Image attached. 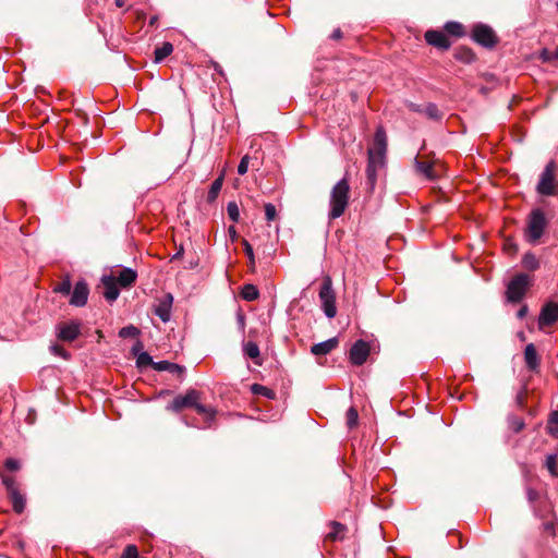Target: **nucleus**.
Masks as SVG:
<instances>
[{
	"mask_svg": "<svg viewBox=\"0 0 558 558\" xmlns=\"http://www.w3.org/2000/svg\"><path fill=\"white\" fill-rule=\"evenodd\" d=\"M193 408L196 410V412L199 415L204 416V420L207 423H209L214 420L216 411L213 408L206 407V405L199 403L198 401H196V404H193Z\"/></svg>",
	"mask_w": 558,
	"mask_h": 558,
	"instance_id": "nucleus-26",
	"label": "nucleus"
},
{
	"mask_svg": "<svg viewBox=\"0 0 558 558\" xmlns=\"http://www.w3.org/2000/svg\"><path fill=\"white\" fill-rule=\"evenodd\" d=\"M89 289L85 280H78L71 293L70 304L73 306H84L87 303Z\"/></svg>",
	"mask_w": 558,
	"mask_h": 558,
	"instance_id": "nucleus-12",
	"label": "nucleus"
},
{
	"mask_svg": "<svg viewBox=\"0 0 558 558\" xmlns=\"http://www.w3.org/2000/svg\"><path fill=\"white\" fill-rule=\"evenodd\" d=\"M50 351L52 354L60 356L64 360H69L71 356L70 353L63 347H61L59 344H52L50 347Z\"/></svg>",
	"mask_w": 558,
	"mask_h": 558,
	"instance_id": "nucleus-42",
	"label": "nucleus"
},
{
	"mask_svg": "<svg viewBox=\"0 0 558 558\" xmlns=\"http://www.w3.org/2000/svg\"><path fill=\"white\" fill-rule=\"evenodd\" d=\"M251 390L254 395L264 396L268 399H275V392L266 386L254 384L252 385Z\"/></svg>",
	"mask_w": 558,
	"mask_h": 558,
	"instance_id": "nucleus-32",
	"label": "nucleus"
},
{
	"mask_svg": "<svg viewBox=\"0 0 558 558\" xmlns=\"http://www.w3.org/2000/svg\"><path fill=\"white\" fill-rule=\"evenodd\" d=\"M548 221L541 208L533 209L526 219V228L524 230V239L530 244H537L543 236Z\"/></svg>",
	"mask_w": 558,
	"mask_h": 558,
	"instance_id": "nucleus-2",
	"label": "nucleus"
},
{
	"mask_svg": "<svg viewBox=\"0 0 558 558\" xmlns=\"http://www.w3.org/2000/svg\"><path fill=\"white\" fill-rule=\"evenodd\" d=\"M424 114L428 119L434 120V121H439L444 117L442 112L433 102H428V104L424 105Z\"/></svg>",
	"mask_w": 558,
	"mask_h": 558,
	"instance_id": "nucleus-30",
	"label": "nucleus"
},
{
	"mask_svg": "<svg viewBox=\"0 0 558 558\" xmlns=\"http://www.w3.org/2000/svg\"><path fill=\"white\" fill-rule=\"evenodd\" d=\"M21 469V463L17 459H14V458H8L5 461H4V465H3V470L0 471L1 472H15V471H19Z\"/></svg>",
	"mask_w": 558,
	"mask_h": 558,
	"instance_id": "nucleus-36",
	"label": "nucleus"
},
{
	"mask_svg": "<svg viewBox=\"0 0 558 558\" xmlns=\"http://www.w3.org/2000/svg\"><path fill=\"white\" fill-rule=\"evenodd\" d=\"M121 558H138V549L135 545H128L123 553Z\"/></svg>",
	"mask_w": 558,
	"mask_h": 558,
	"instance_id": "nucleus-45",
	"label": "nucleus"
},
{
	"mask_svg": "<svg viewBox=\"0 0 558 558\" xmlns=\"http://www.w3.org/2000/svg\"><path fill=\"white\" fill-rule=\"evenodd\" d=\"M199 398L201 393L195 389H191L184 396H177L173 401L167 405V410L180 412L184 408H193V404H196Z\"/></svg>",
	"mask_w": 558,
	"mask_h": 558,
	"instance_id": "nucleus-8",
	"label": "nucleus"
},
{
	"mask_svg": "<svg viewBox=\"0 0 558 558\" xmlns=\"http://www.w3.org/2000/svg\"><path fill=\"white\" fill-rule=\"evenodd\" d=\"M182 255V248L173 256V258H177Z\"/></svg>",
	"mask_w": 558,
	"mask_h": 558,
	"instance_id": "nucleus-56",
	"label": "nucleus"
},
{
	"mask_svg": "<svg viewBox=\"0 0 558 558\" xmlns=\"http://www.w3.org/2000/svg\"><path fill=\"white\" fill-rule=\"evenodd\" d=\"M319 300L323 311L328 318H333L337 314L336 295L332 289V282L329 277H326L319 289Z\"/></svg>",
	"mask_w": 558,
	"mask_h": 558,
	"instance_id": "nucleus-6",
	"label": "nucleus"
},
{
	"mask_svg": "<svg viewBox=\"0 0 558 558\" xmlns=\"http://www.w3.org/2000/svg\"><path fill=\"white\" fill-rule=\"evenodd\" d=\"M385 165L384 160H378L373 156H368L367 167H366V179L367 184L373 189L376 180H377V171L383 168Z\"/></svg>",
	"mask_w": 558,
	"mask_h": 558,
	"instance_id": "nucleus-16",
	"label": "nucleus"
},
{
	"mask_svg": "<svg viewBox=\"0 0 558 558\" xmlns=\"http://www.w3.org/2000/svg\"><path fill=\"white\" fill-rule=\"evenodd\" d=\"M71 289H72V283L70 281L69 278H65L64 280H62L56 288H54V292H58V293H61V294H64V295H68L71 293Z\"/></svg>",
	"mask_w": 558,
	"mask_h": 558,
	"instance_id": "nucleus-39",
	"label": "nucleus"
},
{
	"mask_svg": "<svg viewBox=\"0 0 558 558\" xmlns=\"http://www.w3.org/2000/svg\"><path fill=\"white\" fill-rule=\"evenodd\" d=\"M527 495H529V499L532 500L534 492L532 489H529Z\"/></svg>",
	"mask_w": 558,
	"mask_h": 558,
	"instance_id": "nucleus-55",
	"label": "nucleus"
},
{
	"mask_svg": "<svg viewBox=\"0 0 558 558\" xmlns=\"http://www.w3.org/2000/svg\"><path fill=\"white\" fill-rule=\"evenodd\" d=\"M241 296L245 301H255L259 296L258 289L251 283L244 284L241 290Z\"/></svg>",
	"mask_w": 558,
	"mask_h": 558,
	"instance_id": "nucleus-29",
	"label": "nucleus"
},
{
	"mask_svg": "<svg viewBox=\"0 0 558 558\" xmlns=\"http://www.w3.org/2000/svg\"><path fill=\"white\" fill-rule=\"evenodd\" d=\"M445 31L452 36L462 37L464 35L463 25L459 22H447L444 26Z\"/></svg>",
	"mask_w": 558,
	"mask_h": 558,
	"instance_id": "nucleus-31",
	"label": "nucleus"
},
{
	"mask_svg": "<svg viewBox=\"0 0 558 558\" xmlns=\"http://www.w3.org/2000/svg\"><path fill=\"white\" fill-rule=\"evenodd\" d=\"M0 477L7 489L8 497L12 502L13 510L19 514L22 513L25 509L26 500L25 496L20 490V485L15 477L4 472L0 473Z\"/></svg>",
	"mask_w": 558,
	"mask_h": 558,
	"instance_id": "nucleus-4",
	"label": "nucleus"
},
{
	"mask_svg": "<svg viewBox=\"0 0 558 558\" xmlns=\"http://www.w3.org/2000/svg\"><path fill=\"white\" fill-rule=\"evenodd\" d=\"M154 361L153 357L147 352H142L138 354L136 364L138 367H145L148 365H151L154 367Z\"/></svg>",
	"mask_w": 558,
	"mask_h": 558,
	"instance_id": "nucleus-38",
	"label": "nucleus"
},
{
	"mask_svg": "<svg viewBox=\"0 0 558 558\" xmlns=\"http://www.w3.org/2000/svg\"><path fill=\"white\" fill-rule=\"evenodd\" d=\"M228 233L232 242L238 240V232L234 226L228 228Z\"/></svg>",
	"mask_w": 558,
	"mask_h": 558,
	"instance_id": "nucleus-49",
	"label": "nucleus"
},
{
	"mask_svg": "<svg viewBox=\"0 0 558 558\" xmlns=\"http://www.w3.org/2000/svg\"><path fill=\"white\" fill-rule=\"evenodd\" d=\"M242 244H243V246H244V252H245V254H246V256H247V258H248L250 263H251L252 265H254V263H255V258H254V252H253V247H252V245H251V244L248 243V241H246V240H243Z\"/></svg>",
	"mask_w": 558,
	"mask_h": 558,
	"instance_id": "nucleus-47",
	"label": "nucleus"
},
{
	"mask_svg": "<svg viewBox=\"0 0 558 558\" xmlns=\"http://www.w3.org/2000/svg\"><path fill=\"white\" fill-rule=\"evenodd\" d=\"M471 37L476 44L485 48H493L498 43V37L494 29L483 23H477L473 26Z\"/></svg>",
	"mask_w": 558,
	"mask_h": 558,
	"instance_id": "nucleus-7",
	"label": "nucleus"
},
{
	"mask_svg": "<svg viewBox=\"0 0 558 558\" xmlns=\"http://www.w3.org/2000/svg\"><path fill=\"white\" fill-rule=\"evenodd\" d=\"M138 333H140V330L135 326H133V325L123 327L119 331V336L121 338H132V337L137 336Z\"/></svg>",
	"mask_w": 558,
	"mask_h": 558,
	"instance_id": "nucleus-41",
	"label": "nucleus"
},
{
	"mask_svg": "<svg viewBox=\"0 0 558 558\" xmlns=\"http://www.w3.org/2000/svg\"><path fill=\"white\" fill-rule=\"evenodd\" d=\"M408 108H409L410 111L424 114V105L409 102L408 104Z\"/></svg>",
	"mask_w": 558,
	"mask_h": 558,
	"instance_id": "nucleus-48",
	"label": "nucleus"
},
{
	"mask_svg": "<svg viewBox=\"0 0 558 558\" xmlns=\"http://www.w3.org/2000/svg\"><path fill=\"white\" fill-rule=\"evenodd\" d=\"M558 322V304L549 302L545 304L538 317L539 327L550 326Z\"/></svg>",
	"mask_w": 558,
	"mask_h": 558,
	"instance_id": "nucleus-13",
	"label": "nucleus"
},
{
	"mask_svg": "<svg viewBox=\"0 0 558 558\" xmlns=\"http://www.w3.org/2000/svg\"><path fill=\"white\" fill-rule=\"evenodd\" d=\"M244 353L252 360L259 357V348L255 342L248 341L244 344Z\"/></svg>",
	"mask_w": 558,
	"mask_h": 558,
	"instance_id": "nucleus-34",
	"label": "nucleus"
},
{
	"mask_svg": "<svg viewBox=\"0 0 558 558\" xmlns=\"http://www.w3.org/2000/svg\"><path fill=\"white\" fill-rule=\"evenodd\" d=\"M548 433L558 437V412H551L548 421Z\"/></svg>",
	"mask_w": 558,
	"mask_h": 558,
	"instance_id": "nucleus-35",
	"label": "nucleus"
},
{
	"mask_svg": "<svg viewBox=\"0 0 558 558\" xmlns=\"http://www.w3.org/2000/svg\"><path fill=\"white\" fill-rule=\"evenodd\" d=\"M524 361L526 364V367L532 371L536 372L539 368V356L537 354L536 348L533 343H529L524 349Z\"/></svg>",
	"mask_w": 558,
	"mask_h": 558,
	"instance_id": "nucleus-18",
	"label": "nucleus"
},
{
	"mask_svg": "<svg viewBox=\"0 0 558 558\" xmlns=\"http://www.w3.org/2000/svg\"><path fill=\"white\" fill-rule=\"evenodd\" d=\"M369 355V344L364 340H357L350 349V361L353 365H363Z\"/></svg>",
	"mask_w": 558,
	"mask_h": 558,
	"instance_id": "nucleus-10",
	"label": "nucleus"
},
{
	"mask_svg": "<svg viewBox=\"0 0 558 558\" xmlns=\"http://www.w3.org/2000/svg\"><path fill=\"white\" fill-rule=\"evenodd\" d=\"M350 185L344 177L336 183L330 193L329 218L337 219L343 215L349 204Z\"/></svg>",
	"mask_w": 558,
	"mask_h": 558,
	"instance_id": "nucleus-1",
	"label": "nucleus"
},
{
	"mask_svg": "<svg viewBox=\"0 0 558 558\" xmlns=\"http://www.w3.org/2000/svg\"><path fill=\"white\" fill-rule=\"evenodd\" d=\"M548 54H549V53H548V51L545 49V50L542 52V54H541V56H542V59H543L544 61H548V60H549V56H548Z\"/></svg>",
	"mask_w": 558,
	"mask_h": 558,
	"instance_id": "nucleus-52",
	"label": "nucleus"
},
{
	"mask_svg": "<svg viewBox=\"0 0 558 558\" xmlns=\"http://www.w3.org/2000/svg\"><path fill=\"white\" fill-rule=\"evenodd\" d=\"M227 213H228V216L229 218L233 221V222H238L239 219H240V209H239V206L235 202H229L228 205H227Z\"/></svg>",
	"mask_w": 558,
	"mask_h": 558,
	"instance_id": "nucleus-37",
	"label": "nucleus"
},
{
	"mask_svg": "<svg viewBox=\"0 0 558 558\" xmlns=\"http://www.w3.org/2000/svg\"><path fill=\"white\" fill-rule=\"evenodd\" d=\"M425 40L428 45L441 50L450 48L451 43L448 37L440 31L429 29L425 33Z\"/></svg>",
	"mask_w": 558,
	"mask_h": 558,
	"instance_id": "nucleus-15",
	"label": "nucleus"
},
{
	"mask_svg": "<svg viewBox=\"0 0 558 558\" xmlns=\"http://www.w3.org/2000/svg\"><path fill=\"white\" fill-rule=\"evenodd\" d=\"M387 136L383 126H378L374 135V146L368 149V156L385 161Z\"/></svg>",
	"mask_w": 558,
	"mask_h": 558,
	"instance_id": "nucleus-9",
	"label": "nucleus"
},
{
	"mask_svg": "<svg viewBox=\"0 0 558 558\" xmlns=\"http://www.w3.org/2000/svg\"><path fill=\"white\" fill-rule=\"evenodd\" d=\"M137 278V274L135 270H133L132 268H123L120 272H119V276L118 278L116 279V282L123 287V288H126V287H130L132 283L135 282Z\"/></svg>",
	"mask_w": 558,
	"mask_h": 558,
	"instance_id": "nucleus-21",
	"label": "nucleus"
},
{
	"mask_svg": "<svg viewBox=\"0 0 558 558\" xmlns=\"http://www.w3.org/2000/svg\"><path fill=\"white\" fill-rule=\"evenodd\" d=\"M338 339L330 338L326 341L315 343L311 348V353L314 355H327L338 347Z\"/></svg>",
	"mask_w": 558,
	"mask_h": 558,
	"instance_id": "nucleus-19",
	"label": "nucleus"
},
{
	"mask_svg": "<svg viewBox=\"0 0 558 558\" xmlns=\"http://www.w3.org/2000/svg\"><path fill=\"white\" fill-rule=\"evenodd\" d=\"M454 58L463 63L470 64L475 60V53L469 47H458L454 50Z\"/></svg>",
	"mask_w": 558,
	"mask_h": 558,
	"instance_id": "nucleus-23",
	"label": "nucleus"
},
{
	"mask_svg": "<svg viewBox=\"0 0 558 558\" xmlns=\"http://www.w3.org/2000/svg\"><path fill=\"white\" fill-rule=\"evenodd\" d=\"M248 162H250V157L246 155L244 157H242V159L240 160V163L238 166V173L243 175L247 172V169H248Z\"/></svg>",
	"mask_w": 558,
	"mask_h": 558,
	"instance_id": "nucleus-46",
	"label": "nucleus"
},
{
	"mask_svg": "<svg viewBox=\"0 0 558 558\" xmlns=\"http://www.w3.org/2000/svg\"><path fill=\"white\" fill-rule=\"evenodd\" d=\"M330 37H331L332 39H336V40H338V39L342 38V32H341V29H340V28L335 29V31L332 32V34H331V36H330Z\"/></svg>",
	"mask_w": 558,
	"mask_h": 558,
	"instance_id": "nucleus-51",
	"label": "nucleus"
},
{
	"mask_svg": "<svg viewBox=\"0 0 558 558\" xmlns=\"http://www.w3.org/2000/svg\"><path fill=\"white\" fill-rule=\"evenodd\" d=\"M522 266L527 270L534 271L539 267V260L535 254L527 252L522 257Z\"/></svg>",
	"mask_w": 558,
	"mask_h": 558,
	"instance_id": "nucleus-28",
	"label": "nucleus"
},
{
	"mask_svg": "<svg viewBox=\"0 0 558 558\" xmlns=\"http://www.w3.org/2000/svg\"><path fill=\"white\" fill-rule=\"evenodd\" d=\"M555 161H549L539 175L536 191L543 196H555L558 194V181L555 179Z\"/></svg>",
	"mask_w": 558,
	"mask_h": 558,
	"instance_id": "nucleus-3",
	"label": "nucleus"
},
{
	"mask_svg": "<svg viewBox=\"0 0 558 558\" xmlns=\"http://www.w3.org/2000/svg\"><path fill=\"white\" fill-rule=\"evenodd\" d=\"M125 3V0H116V5L122 8Z\"/></svg>",
	"mask_w": 558,
	"mask_h": 558,
	"instance_id": "nucleus-53",
	"label": "nucleus"
},
{
	"mask_svg": "<svg viewBox=\"0 0 558 558\" xmlns=\"http://www.w3.org/2000/svg\"><path fill=\"white\" fill-rule=\"evenodd\" d=\"M57 330V335L60 340L71 342L80 336L81 323L76 320L61 323L58 325Z\"/></svg>",
	"mask_w": 558,
	"mask_h": 558,
	"instance_id": "nucleus-11",
	"label": "nucleus"
},
{
	"mask_svg": "<svg viewBox=\"0 0 558 558\" xmlns=\"http://www.w3.org/2000/svg\"><path fill=\"white\" fill-rule=\"evenodd\" d=\"M154 369L158 372H169L172 374H177L178 376H182L185 372V368L179 364L171 363L169 361H159L154 363Z\"/></svg>",
	"mask_w": 558,
	"mask_h": 558,
	"instance_id": "nucleus-20",
	"label": "nucleus"
},
{
	"mask_svg": "<svg viewBox=\"0 0 558 558\" xmlns=\"http://www.w3.org/2000/svg\"><path fill=\"white\" fill-rule=\"evenodd\" d=\"M173 51V46L170 43H163L160 47L155 49V62H161L165 58L170 56Z\"/></svg>",
	"mask_w": 558,
	"mask_h": 558,
	"instance_id": "nucleus-27",
	"label": "nucleus"
},
{
	"mask_svg": "<svg viewBox=\"0 0 558 558\" xmlns=\"http://www.w3.org/2000/svg\"><path fill=\"white\" fill-rule=\"evenodd\" d=\"M526 314H527V306H526V305H524V306H522V307L518 311L517 316H518L520 319H522V318H524V317L526 316Z\"/></svg>",
	"mask_w": 558,
	"mask_h": 558,
	"instance_id": "nucleus-50",
	"label": "nucleus"
},
{
	"mask_svg": "<svg viewBox=\"0 0 558 558\" xmlns=\"http://www.w3.org/2000/svg\"><path fill=\"white\" fill-rule=\"evenodd\" d=\"M238 319H239V323L241 324V326H244V316L242 314L238 315Z\"/></svg>",
	"mask_w": 558,
	"mask_h": 558,
	"instance_id": "nucleus-54",
	"label": "nucleus"
},
{
	"mask_svg": "<svg viewBox=\"0 0 558 558\" xmlns=\"http://www.w3.org/2000/svg\"><path fill=\"white\" fill-rule=\"evenodd\" d=\"M172 303V294L167 293L158 301V304L155 306V315L158 316L163 323L170 320Z\"/></svg>",
	"mask_w": 558,
	"mask_h": 558,
	"instance_id": "nucleus-14",
	"label": "nucleus"
},
{
	"mask_svg": "<svg viewBox=\"0 0 558 558\" xmlns=\"http://www.w3.org/2000/svg\"><path fill=\"white\" fill-rule=\"evenodd\" d=\"M264 208H265L266 220L268 222L274 221L277 217V210H276L275 205H272L271 203H267V204H265Z\"/></svg>",
	"mask_w": 558,
	"mask_h": 558,
	"instance_id": "nucleus-44",
	"label": "nucleus"
},
{
	"mask_svg": "<svg viewBox=\"0 0 558 558\" xmlns=\"http://www.w3.org/2000/svg\"><path fill=\"white\" fill-rule=\"evenodd\" d=\"M557 461H558L557 454H548L546 457V461H545V466L547 468V470L554 477L558 476Z\"/></svg>",
	"mask_w": 558,
	"mask_h": 558,
	"instance_id": "nucleus-33",
	"label": "nucleus"
},
{
	"mask_svg": "<svg viewBox=\"0 0 558 558\" xmlns=\"http://www.w3.org/2000/svg\"><path fill=\"white\" fill-rule=\"evenodd\" d=\"M347 425L350 427V428H353L354 426L357 425V420H359V414H357V411L351 407L348 411H347Z\"/></svg>",
	"mask_w": 558,
	"mask_h": 558,
	"instance_id": "nucleus-40",
	"label": "nucleus"
},
{
	"mask_svg": "<svg viewBox=\"0 0 558 558\" xmlns=\"http://www.w3.org/2000/svg\"><path fill=\"white\" fill-rule=\"evenodd\" d=\"M223 184V175H219L210 185L207 193V202L213 203L217 199Z\"/></svg>",
	"mask_w": 558,
	"mask_h": 558,
	"instance_id": "nucleus-24",
	"label": "nucleus"
},
{
	"mask_svg": "<svg viewBox=\"0 0 558 558\" xmlns=\"http://www.w3.org/2000/svg\"><path fill=\"white\" fill-rule=\"evenodd\" d=\"M531 284V278L526 274L514 276L507 286V300L511 303H518L522 300Z\"/></svg>",
	"mask_w": 558,
	"mask_h": 558,
	"instance_id": "nucleus-5",
	"label": "nucleus"
},
{
	"mask_svg": "<svg viewBox=\"0 0 558 558\" xmlns=\"http://www.w3.org/2000/svg\"><path fill=\"white\" fill-rule=\"evenodd\" d=\"M556 7L558 8V0H557V2H556Z\"/></svg>",
	"mask_w": 558,
	"mask_h": 558,
	"instance_id": "nucleus-57",
	"label": "nucleus"
},
{
	"mask_svg": "<svg viewBox=\"0 0 558 558\" xmlns=\"http://www.w3.org/2000/svg\"><path fill=\"white\" fill-rule=\"evenodd\" d=\"M414 165H415V169H416L417 173H420L424 178H426L428 180H434L436 178L432 162L423 161L416 157Z\"/></svg>",
	"mask_w": 558,
	"mask_h": 558,
	"instance_id": "nucleus-22",
	"label": "nucleus"
},
{
	"mask_svg": "<svg viewBox=\"0 0 558 558\" xmlns=\"http://www.w3.org/2000/svg\"><path fill=\"white\" fill-rule=\"evenodd\" d=\"M105 291L104 296L108 302H113L118 299L120 291L116 278L111 276H105L101 279Z\"/></svg>",
	"mask_w": 558,
	"mask_h": 558,
	"instance_id": "nucleus-17",
	"label": "nucleus"
},
{
	"mask_svg": "<svg viewBox=\"0 0 558 558\" xmlns=\"http://www.w3.org/2000/svg\"><path fill=\"white\" fill-rule=\"evenodd\" d=\"M509 425L514 433H520L525 426L524 421L515 416L510 418Z\"/></svg>",
	"mask_w": 558,
	"mask_h": 558,
	"instance_id": "nucleus-43",
	"label": "nucleus"
},
{
	"mask_svg": "<svg viewBox=\"0 0 558 558\" xmlns=\"http://www.w3.org/2000/svg\"><path fill=\"white\" fill-rule=\"evenodd\" d=\"M330 527H331V530L326 535V539L333 542V541H337V539H340L343 537V533L345 531V527L343 524L333 521L330 523Z\"/></svg>",
	"mask_w": 558,
	"mask_h": 558,
	"instance_id": "nucleus-25",
	"label": "nucleus"
}]
</instances>
